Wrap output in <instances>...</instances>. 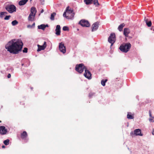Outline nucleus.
Here are the masks:
<instances>
[{"instance_id": "nucleus-1", "label": "nucleus", "mask_w": 154, "mask_h": 154, "mask_svg": "<svg viewBox=\"0 0 154 154\" xmlns=\"http://www.w3.org/2000/svg\"><path fill=\"white\" fill-rule=\"evenodd\" d=\"M8 46H5V48L11 53L17 54L22 51L23 45L22 41L20 40L16 41L13 39L10 41Z\"/></svg>"}, {"instance_id": "nucleus-2", "label": "nucleus", "mask_w": 154, "mask_h": 154, "mask_svg": "<svg viewBox=\"0 0 154 154\" xmlns=\"http://www.w3.org/2000/svg\"><path fill=\"white\" fill-rule=\"evenodd\" d=\"M131 46L129 43H123L120 46L119 49L122 52L126 53L129 51Z\"/></svg>"}, {"instance_id": "nucleus-3", "label": "nucleus", "mask_w": 154, "mask_h": 154, "mask_svg": "<svg viewBox=\"0 0 154 154\" xmlns=\"http://www.w3.org/2000/svg\"><path fill=\"white\" fill-rule=\"evenodd\" d=\"M66 18L68 19H72L74 17L75 13L72 9L70 8L69 6H67L66 9Z\"/></svg>"}, {"instance_id": "nucleus-4", "label": "nucleus", "mask_w": 154, "mask_h": 154, "mask_svg": "<svg viewBox=\"0 0 154 154\" xmlns=\"http://www.w3.org/2000/svg\"><path fill=\"white\" fill-rule=\"evenodd\" d=\"M86 69V67L82 63L76 65L75 67V70L79 73H82Z\"/></svg>"}, {"instance_id": "nucleus-5", "label": "nucleus", "mask_w": 154, "mask_h": 154, "mask_svg": "<svg viewBox=\"0 0 154 154\" xmlns=\"http://www.w3.org/2000/svg\"><path fill=\"white\" fill-rule=\"evenodd\" d=\"M5 9L10 13H12L16 11V8L14 5H8L5 7Z\"/></svg>"}, {"instance_id": "nucleus-6", "label": "nucleus", "mask_w": 154, "mask_h": 154, "mask_svg": "<svg viewBox=\"0 0 154 154\" xmlns=\"http://www.w3.org/2000/svg\"><path fill=\"white\" fill-rule=\"evenodd\" d=\"M116 40L115 33H111L108 38V41L109 42L111 43V46H112L113 44L115 42Z\"/></svg>"}, {"instance_id": "nucleus-7", "label": "nucleus", "mask_w": 154, "mask_h": 154, "mask_svg": "<svg viewBox=\"0 0 154 154\" xmlns=\"http://www.w3.org/2000/svg\"><path fill=\"white\" fill-rule=\"evenodd\" d=\"M79 24L83 27H88L90 26V24L88 21L85 20H80L79 22Z\"/></svg>"}, {"instance_id": "nucleus-8", "label": "nucleus", "mask_w": 154, "mask_h": 154, "mask_svg": "<svg viewBox=\"0 0 154 154\" xmlns=\"http://www.w3.org/2000/svg\"><path fill=\"white\" fill-rule=\"evenodd\" d=\"M59 49L60 51L63 54H64L66 52V47L64 46V44L61 42L59 43Z\"/></svg>"}, {"instance_id": "nucleus-9", "label": "nucleus", "mask_w": 154, "mask_h": 154, "mask_svg": "<svg viewBox=\"0 0 154 154\" xmlns=\"http://www.w3.org/2000/svg\"><path fill=\"white\" fill-rule=\"evenodd\" d=\"M84 75L86 78L88 79H91V72L87 69H85V73H84Z\"/></svg>"}, {"instance_id": "nucleus-10", "label": "nucleus", "mask_w": 154, "mask_h": 154, "mask_svg": "<svg viewBox=\"0 0 154 154\" xmlns=\"http://www.w3.org/2000/svg\"><path fill=\"white\" fill-rule=\"evenodd\" d=\"M37 46L38 48L37 50L38 51H39L41 50H44L46 47V42H44V44L42 45H38Z\"/></svg>"}, {"instance_id": "nucleus-11", "label": "nucleus", "mask_w": 154, "mask_h": 154, "mask_svg": "<svg viewBox=\"0 0 154 154\" xmlns=\"http://www.w3.org/2000/svg\"><path fill=\"white\" fill-rule=\"evenodd\" d=\"M7 132V130L5 126H2L0 127V133L2 135L5 134Z\"/></svg>"}, {"instance_id": "nucleus-12", "label": "nucleus", "mask_w": 154, "mask_h": 154, "mask_svg": "<svg viewBox=\"0 0 154 154\" xmlns=\"http://www.w3.org/2000/svg\"><path fill=\"white\" fill-rule=\"evenodd\" d=\"M99 25V23L97 22L94 23L92 26V31L93 32L96 30L98 28Z\"/></svg>"}, {"instance_id": "nucleus-13", "label": "nucleus", "mask_w": 154, "mask_h": 154, "mask_svg": "<svg viewBox=\"0 0 154 154\" xmlns=\"http://www.w3.org/2000/svg\"><path fill=\"white\" fill-rule=\"evenodd\" d=\"M60 27L59 25H57L56 26L55 29L56 34L57 35H60Z\"/></svg>"}, {"instance_id": "nucleus-14", "label": "nucleus", "mask_w": 154, "mask_h": 154, "mask_svg": "<svg viewBox=\"0 0 154 154\" xmlns=\"http://www.w3.org/2000/svg\"><path fill=\"white\" fill-rule=\"evenodd\" d=\"M28 136L27 132L26 131H24L21 134L20 137L21 139L23 140H26Z\"/></svg>"}, {"instance_id": "nucleus-15", "label": "nucleus", "mask_w": 154, "mask_h": 154, "mask_svg": "<svg viewBox=\"0 0 154 154\" xmlns=\"http://www.w3.org/2000/svg\"><path fill=\"white\" fill-rule=\"evenodd\" d=\"M134 134L136 136L139 135L142 136V134H141V130L139 129H136L134 131Z\"/></svg>"}, {"instance_id": "nucleus-16", "label": "nucleus", "mask_w": 154, "mask_h": 154, "mask_svg": "<svg viewBox=\"0 0 154 154\" xmlns=\"http://www.w3.org/2000/svg\"><path fill=\"white\" fill-rule=\"evenodd\" d=\"M130 33V31L128 28H125L124 29V35L126 37L128 36V34Z\"/></svg>"}, {"instance_id": "nucleus-17", "label": "nucleus", "mask_w": 154, "mask_h": 154, "mask_svg": "<svg viewBox=\"0 0 154 154\" xmlns=\"http://www.w3.org/2000/svg\"><path fill=\"white\" fill-rule=\"evenodd\" d=\"M35 14H29L28 17V20L29 21H33L35 20Z\"/></svg>"}, {"instance_id": "nucleus-18", "label": "nucleus", "mask_w": 154, "mask_h": 154, "mask_svg": "<svg viewBox=\"0 0 154 154\" xmlns=\"http://www.w3.org/2000/svg\"><path fill=\"white\" fill-rule=\"evenodd\" d=\"M48 26L47 24L45 25L42 24L38 26V28L39 29H42L44 30L46 27H48Z\"/></svg>"}, {"instance_id": "nucleus-19", "label": "nucleus", "mask_w": 154, "mask_h": 154, "mask_svg": "<svg viewBox=\"0 0 154 154\" xmlns=\"http://www.w3.org/2000/svg\"><path fill=\"white\" fill-rule=\"evenodd\" d=\"M36 11V8L35 7H32L31 8L30 13V14L33 15L35 14V15Z\"/></svg>"}, {"instance_id": "nucleus-20", "label": "nucleus", "mask_w": 154, "mask_h": 154, "mask_svg": "<svg viewBox=\"0 0 154 154\" xmlns=\"http://www.w3.org/2000/svg\"><path fill=\"white\" fill-rule=\"evenodd\" d=\"M145 21L146 22V25L148 27H150L152 25V22L151 21H148V19L146 18V17L144 19Z\"/></svg>"}, {"instance_id": "nucleus-21", "label": "nucleus", "mask_w": 154, "mask_h": 154, "mask_svg": "<svg viewBox=\"0 0 154 154\" xmlns=\"http://www.w3.org/2000/svg\"><path fill=\"white\" fill-rule=\"evenodd\" d=\"M28 0H21L19 2V5L20 6H22L25 5Z\"/></svg>"}, {"instance_id": "nucleus-22", "label": "nucleus", "mask_w": 154, "mask_h": 154, "mask_svg": "<svg viewBox=\"0 0 154 154\" xmlns=\"http://www.w3.org/2000/svg\"><path fill=\"white\" fill-rule=\"evenodd\" d=\"M127 118L129 119H134V114L132 115L131 112H128L127 115Z\"/></svg>"}, {"instance_id": "nucleus-23", "label": "nucleus", "mask_w": 154, "mask_h": 154, "mask_svg": "<svg viewBox=\"0 0 154 154\" xmlns=\"http://www.w3.org/2000/svg\"><path fill=\"white\" fill-rule=\"evenodd\" d=\"M125 26V24L124 23L121 24L118 27V29L120 31H122L123 27Z\"/></svg>"}, {"instance_id": "nucleus-24", "label": "nucleus", "mask_w": 154, "mask_h": 154, "mask_svg": "<svg viewBox=\"0 0 154 154\" xmlns=\"http://www.w3.org/2000/svg\"><path fill=\"white\" fill-rule=\"evenodd\" d=\"M93 0H84V2L87 5H91L93 2Z\"/></svg>"}, {"instance_id": "nucleus-25", "label": "nucleus", "mask_w": 154, "mask_h": 154, "mask_svg": "<svg viewBox=\"0 0 154 154\" xmlns=\"http://www.w3.org/2000/svg\"><path fill=\"white\" fill-rule=\"evenodd\" d=\"M93 2L94 4L97 7H98L100 5V4L98 2L97 0H93Z\"/></svg>"}, {"instance_id": "nucleus-26", "label": "nucleus", "mask_w": 154, "mask_h": 154, "mask_svg": "<svg viewBox=\"0 0 154 154\" xmlns=\"http://www.w3.org/2000/svg\"><path fill=\"white\" fill-rule=\"evenodd\" d=\"M108 80L106 79L105 80L102 79L101 81V84L103 86L105 85V83L107 82Z\"/></svg>"}, {"instance_id": "nucleus-27", "label": "nucleus", "mask_w": 154, "mask_h": 154, "mask_svg": "<svg viewBox=\"0 0 154 154\" xmlns=\"http://www.w3.org/2000/svg\"><path fill=\"white\" fill-rule=\"evenodd\" d=\"M56 15V14L54 12L51 14L50 17L51 20H54V16Z\"/></svg>"}, {"instance_id": "nucleus-28", "label": "nucleus", "mask_w": 154, "mask_h": 154, "mask_svg": "<svg viewBox=\"0 0 154 154\" xmlns=\"http://www.w3.org/2000/svg\"><path fill=\"white\" fill-rule=\"evenodd\" d=\"M18 23L17 21L15 20L12 21L11 22V24L13 26H15L18 24Z\"/></svg>"}, {"instance_id": "nucleus-29", "label": "nucleus", "mask_w": 154, "mask_h": 154, "mask_svg": "<svg viewBox=\"0 0 154 154\" xmlns=\"http://www.w3.org/2000/svg\"><path fill=\"white\" fill-rule=\"evenodd\" d=\"M9 139H7L6 140H5L4 141L3 143H4L5 145H7L9 144Z\"/></svg>"}, {"instance_id": "nucleus-30", "label": "nucleus", "mask_w": 154, "mask_h": 154, "mask_svg": "<svg viewBox=\"0 0 154 154\" xmlns=\"http://www.w3.org/2000/svg\"><path fill=\"white\" fill-rule=\"evenodd\" d=\"M7 14V13L6 12H2L0 13V17L1 18H2L3 17V15H4L5 14Z\"/></svg>"}, {"instance_id": "nucleus-31", "label": "nucleus", "mask_w": 154, "mask_h": 154, "mask_svg": "<svg viewBox=\"0 0 154 154\" xmlns=\"http://www.w3.org/2000/svg\"><path fill=\"white\" fill-rule=\"evenodd\" d=\"M63 30L64 31H68L69 30V28L67 26H64L63 28Z\"/></svg>"}, {"instance_id": "nucleus-32", "label": "nucleus", "mask_w": 154, "mask_h": 154, "mask_svg": "<svg viewBox=\"0 0 154 154\" xmlns=\"http://www.w3.org/2000/svg\"><path fill=\"white\" fill-rule=\"evenodd\" d=\"M95 93L91 92L89 94V97L90 98H91L94 95Z\"/></svg>"}, {"instance_id": "nucleus-33", "label": "nucleus", "mask_w": 154, "mask_h": 154, "mask_svg": "<svg viewBox=\"0 0 154 154\" xmlns=\"http://www.w3.org/2000/svg\"><path fill=\"white\" fill-rule=\"evenodd\" d=\"M28 51V49L26 48H25L23 50V53H27Z\"/></svg>"}, {"instance_id": "nucleus-34", "label": "nucleus", "mask_w": 154, "mask_h": 154, "mask_svg": "<svg viewBox=\"0 0 154 154\" xmlns=\"http://www.w3.org/2000/svg\"><path fill=\"white\" fill-rule=\"evenodd\" d=\"M10 17L11 16L10 15L6 16L4 18V19L5 20H8Z\"/></svg>"}, {"instance_id": "nucleus-35", "label": "nucleus", "mask_w": 154, "mask_h": 154, "mask_svg": "<svg viewBox=\"0 0 154 154\" xmlns=\"http://www.w3.org/2000/svg\"><path fill=\"white\" fill-rule=\"evenodd\" d=\"M63 17H65L66 18V11H65L64 12V13L63 14Z\"/></svg>"}, {"instance_id": "nucleus-36", "label": "nucleus", "mask_w": 154, "mask_h": 154, "mask_svg": "<svg viewBox=\"0 0 154 154\" xmlns=\"http://www.w3.org/2000/svg\"><path fill=\"white\" fill-rule=\"evenodd\" d=\"M27 27L28 28H32V26L31 25H28L27 26Z\"/></svg>"}, {"instance_id": "nucleus-37", "label": "nucleus", "mask_w": 154, "mask_h": 154, "mask_svg": "<svg viewBox=\"0 0 154 154\" xmlns=\"http://www.w3.org/2000/svg\"><path fill=\"white\" fill-rule=\"evenodd\" d=\"M7 77L8 78H10L11 77V75L10 74H9L8 75Z\"/></svg>"}, {"instance_id": "nucleus-38", "label": "nucleus", "mask_w": 154, "mask_h": 154, "mask_svg": "<svg viewBox=\"0 0 154 154\" xmlns=\"http://www.w3.org/2000/svg\"><path fill=\"white\" fill-rule=\"evenodd\" d=\"M31 26H32V28L34 27H35V23H33Z\"/></svg>"}, {"instance_id": "nucleus-39", "label": "nucleus", "mask_w": 154, "mask_h": 154, "mask_svg": "<svg viewBox=\"0 0 154 154\" xmlns=\"http://www.w3.org/2000/svg\"><path fill=\"white\" fill-rule=\"evenodd\" d=\"M149 116H150V117H152V114H151V112H150V111H149Z\"/></svg>"}, {"instance_id": "nucleus-40", "label": "nucleus", "mask_w": 154, "mask_h": 154, "mask_svg": "<svg viewBox=\"0 0 154 154\" xmlns=\"http://www.w3.org/2000/svg\"><path fill=\"white\" fill-rule=\"evenodd\" d=\"M44 11V10L43 9H42L41 11V13H42Z\"/></svg>"}, {"instance_id": "nucleus-41", "label": "nucleus", "mask_w": 154, "mask_h": 154, "mask_svg": "<svg viewBox=\"0 0 154 154\" xmlns=\"http://www.w3.org/2000/svg\"><path fill=\"white\" fill-rule=\"evenodd\" d=\"M2 148H5V146L4 145H3L2 146Z\"/></svg>"}, {"instance_id": "nucleus-42", "label": "nucleus", "mask_w": 154, "mask_h": 154, "mask_svg": "<svg viewBox=\"0 0 154 154\" xmlns=\"http://www.w3.org/2000/svg\"><path fill=\"white\" fill-rule=\"evenodd\" d=\"M152 134L153 135H154V129L153 130V132H152Z\"/></svg>"}, {"instance_id": "nucleus-43", "label": "nucleus", "mask_w": 154, "mask_h": 154, "mask_svg": "<svg viewBox=\"0 0 154 154\" xmlns=\"http://www.w3.org/2000/svg\"><path fill=\"white\" fill-rule=\"evenodd\" d=\"M23 64H22V66H23Z\"/></svg>"}, {"instance_id": "nucleus-44", "label": "nucleus", "mask_w": 154, "mask_h": 154, "mask_svg": "<svg viewBox=\"0 0 154 154\" xmlns=\"http://www.w3.org/2000/svg\"><path fill=\"white\" fill-rule=\"evenodd\" d=\"M30 0V1H31L32 0Z\"/></svg>"}, {"instance_id": "nucleus-45", "label": "nucleus", "mask_w": 154, "mask_h": 154, "mask_svg": "<svg viewBox=\"0 0 154 154\" xmlns=\"http://www.w3.org/2000/svg\"><path fill=\"white\" fill-rule=\"evenodd\" d=\"M153 31H154V29H153Z\"/></svg>"}]
</instances>
